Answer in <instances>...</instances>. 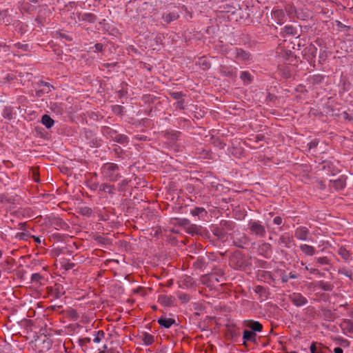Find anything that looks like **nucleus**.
I'll use <instances>...</instances> for the list:
<instances>
[{
	"mask_svg": "<svg viewBox=\"0 0 353 353\" xmlns=\"http://www.w3.org/2000/svg\"><path fill=\"white\" fill-rule=\"evenodd\" d=\"M324 79L325 76L320 74L313 75L312 78L313 83L316 84H320L323 83Z\"/></svg>",
	"mask_w": 353,
	"mask_h": 353,
	"instance_id": "obj_37",
	"label": "nucleus"
},
{
	"mask_svg": "<svg viewBox=\"0 0 353 353\" xmlns=\"http://www.w3.org/2000/svg\"><path fill=\"white\" fill-rule=\"evenodd\" d=\"M346 180L347 176L342 175L336 180H330L329 183V187L334 188L336 191L341 190L346 186Z\"/></svg>",
	"mask_w": 353,
	"mask_h": 353,
	"instance_id": "obj_8",
	"label": "nucleus"
},
{
	"mask_svg": "<svg viewBox=\"0 0 353 353\" xmlns=\"http://www.w3.org/2000/svg\"><path fill=\"white\" fill-rule=\"evenodd\" d=\"M280 34L283 37L296 36L298 34V30L292 25H286L281 28Z\"/></svg>",
	"mask_w": 353,
	"mask_h": 353,
	"instance_id": "obj_13",
	"label": "nucleus"
},
{
	"mask_svg": "<svg viewBox=\"0 0 353 353\" xmlns=\"http://www.w3.org/2000/svg\"><path fill=\"white\" fill-rule=\"evenodd\" d=\"M2 116L4 119L11 120L13 118V108L10 106H5L2 112Z\"/></svg>",
	"mask_w": 353,
	"mask_h": 353,
	"instance_id": "obj_28",
	"label": "nucleus"
},
{
	"mask_svg": "<svg viewBox=\"0 0 353 353\" xmlns=\"http://www.w3.org/2000/svg\"><path fill=\"white\" fill-rule=\"evenodd\" d=\"M265 291V289L260 285L256 286V292L257 293H263Z\"/></svg>",
	"mask_w": 353,
	"mask_h": 353,
	"instance_id": "obj_63",
	"label": "nucleus"
},
{
	"mask_svg": "<svg viewBox=\"0 0 353 353\" xmlns=\"http://www.w3.org/2000/svg\"><path fill=\"white\" fill-rule=\"evenodd\" d=\"M248 241V237L246 235H243L241 238L234 239L233 244L239 248H243L244 245Z\"/></svg>",
	"mask_w": 353,
	"mask_h": 353,
	"instance_id": "obj_26",
	"label": "nucleus"
},
{
	"mask_svg": "<svg viewBox=\"0 0 353 353\" xmlns=\"http://www.w3.org/2000/svg\"><path fill=\"white\" fill-rule=\"evenodd\" d=\"M81 134L90 147L98 148L101 145V141L97 138L96 134L91 130L84 128Z\"/></svg>",
	"mask_w": 353,
	"mask_h": 353,
	"instance_id": "obj_6",
	"label": "nucleus"
},
{
	"mask_svg": "<svg viewBox=\"0 0 353 353\" xmlns=\"http://www.w3.org/2000/svg\"><path fill=\"white\" fill-rule=\"evenodd\" d=\"M282 222H283V220H282V218L281 216H275L274 219H273V223L275 224V225H280L282 224Z\"/></svg>",
	"mask_w": 353,
	"mask_h": 353,
	"instance_id": "obj_55",
	"label": "nucleus"
},
{
	"mask_svg": "<svg viewBox=\"0 0 353 353\" xmlns=\"http://www.w3.org/2000/svg\"><path fill=\"white\" fill-rule=\"evenodd\" d=\"M43 279V276H41L39 273H34L31 276V283H34L36 285H41V280Z\"/></svg>",
	"mask_w": 353,
	"mask_h": 353,
	"instance_id": "obj_33",
	"label": "nucleus"
},
{
	"mask_svg": "<svg viewBox=\"0 0 353 353\" xmlns=\"http://www.w3.org/2000/svg\"><path fill=\"white\" fill-rule=\"evenodd\" d=\"M311 353H322L321 345H317L316 343H312L310 346Z\"/></svg>",
	"mask_w": 353,
	"mask_h": 353,
	"instance_id": "obj_38",
	"label": "nucleus"
},
{
	"mask_svg": "<svg viewBox=\"0 0 353 353\" xmlns=\"http://www.w3.org/2000/svg\"><path fill=\"white\" fill-rule=\"evenodd\" d=\"M41 122L47 129L51 128L54 124V121L47 114L42 116Z\"/></svg>",
	"mask_w": 353,
	"mask_h": 353,
	"instance_id": "obj_21",
	"label": "nucleus"
},
{
	"mask_svg": "<svg viewBox=\"0 0 353 353\" xmlns=\"http://www.w3.org/2000/svg\"><path fill=\"white\" fill-rule=\"evenodd\" d=\"M60 37L61 38H63L65 40L68 41H72V38L71 36H70L69 34H67L65 33H60Z\"/></svg>",
	"mask_w": 353,
	"mask_h": 353,
	"instance_id": "obj_56",
	"label": "nucleus"
},
{
	"mask_svg": "<svg viewBox=\"0 0 353 353\" xmlns=\"http://www.w3.org/2000/svg\"><path fill=\"white\" fill-rule=\"evenodd\" d=\"M280 277L283 283H287L289 280L288 275L285 273V271H281Z\"/></svg>",
	"mask_w": 353,
	"mask_h": 353,
	"instance_id": "obj_53",
	"label": "nucleus"
},
{
	"mask_svg": "<svg viewBox=\"0 0 353 353\" xmlns=\"http://www.w3.org/2000/svg\"><path fill=\"white\" fill-rule=\"evenodd\" d=\"M179 17V15L177 12H172L168 14H163L161 18L166 23H170L176 20Z\"/></svg>",
	"mask_w": 353,
	"mask_h": 353,
	"instance_id": "obj_19",
	"label": "nucleus"
},
{
	"mask_svg": "<svg viewBox=\"0 0 353 353\" xmlns=\"http://www.w3.org/2000/svg\"><path fill=\"white\" fill-rule=\"evenodd\" d=\"M316 263L321 265H327L329 263V259L326 256L316 259Z\"/></svg>",
	"mask_w": 353,
	"mask_h": 353,
	"instance_id": "obj_49",
	"label": "nucleus"
},
{
	"mask_svg": "<svg viewBox=\"0 0 353 353\" xmlns=\"http://www.w3.org/2000/svg\"><path fill=\"white\" fill-rule=\"evenodd\" d=\"M143 340L145 344L150 345L153 342V337L150 334H145Z\"/></svg>",
	"mask_w": 353,
	"mask_h": 353,
	"instance_id": "obj_51",
	"label": "nucleus"
},
{
	"mask_svg": "<svg viewBox=\"0 0 353 353\" xmlns=\"http://www.w3.org/2000/svg\"><path fill=\"white\" fill-rule=\"evenodd\" d=\"M236 227V223L232 221L222 220L219 225H212L211 231L212 234L219 240L225 238L228 234L232 232Z\"/></svg>",
	"mask_w": 353,
	"mask_h": 353,
	"instance_id": "obj_1",
	"label": "nucleus"
},
{
	"mask_svg": "<svg viewBox=\"0 0 353 353\" xmlns=\"http://www.w3.org/2000/svg\"><path fill=\"white\" fill-rule=\"evenodd\" d=\"M278 243L279 245H284L286 248H290L292 245H295L293 236L290 235L288 233L281 235L279 239Z\"/></svg>",
	"mask_w": 353,
	"mask_h": 353,
	"instance_id": "obj_10",
	"label": "nucleus"
},
{
	"mask_svg": "<svg viewBox=\"0 0 353 353\" xmlns=\"http://www.w3.org/2000/svg\"><path fill=\"white\" fill-rule=\"evenodd\" d=\"M94 48V52H102L104 50V46L103 43H97L93 47H91L90 49Z\"/></svg>",
	"mask_w": 353,
	"mask_h": 353,
	"instance_id": "obj_45",
	"label": "nucleus"
},
{
	"mask_svg": "<svg viewBox=\"0 0 353 353\" xmlns=\"http://www.w3.org/2000/svg\"><path fill=\"white\" fill-rule=\"evenodd\" d=\"M190 214L194 216L200 217L203 214H207V212L204 208L196 207L190 210Z\"/></svg>",
	"mask_w": 353,
	"mask_h": 353,
	"instance_id": "obj_31",
	"label": "nucleus"
},
{
	"mask_svg": "<svg viewBox=\"0 0 353 353\" xmlns=\"http://www.w3.org/2000/svg\"><path fill=\"white\" fill-rule=\"evenodd\" d=\"M327 109L329 110V112H330L332 116H339V110H336L334 107L328 106Z\"/></svg>",
	"mask_w": 353,
	"mask_h": 353,
	"instance_id": "obj_54",
	"label": "nucleus"
},
{
	"mask_svg": "<svg viewBox=\"0 0 353 353\" xmlns=\"http://www.w3.org/2000/svg\"><path fill=\"white\" fill-rule=\"evenodd\" d=\"M307 51L311 54L312 57L314 58L316 55L317 48L314 46L310 45Z\"/></svg>",
	"mask_w": 353,
	"mask_h": 353,
	"instance_id": "obj_48",
	"label": "nucleus"
},
{
	"mask_svg": "<svg viewBox=\"0 0 353 353\" xmlns=\"http://www.w3.org/2000/svg\"><path fill=\"white\" fill-rule=\"evenodd\" d=\"M184 100L183 99H181V100L179 101H177V102H176L174 105L175 106L176 108H179L180 110H184L185 109V106H184Z\"/></svg>",
	"mask_w": 353,
	"mask_h": 353,
	"instance_id": "obj_50",
	"label": "nucleus"
},
{
	"mask_svg": "<svg viewBox=\"0 0 353 353\" xmlns=\"http://www.w3.org/2000/svg\"><path fill=\"white\" fill-rule=\"evenodd\" d=\"M52 236L55 239H57L59 241L62 240V235L59 233H55L52 234Z\"/></svg>",
	"mask_w": 353,
	"mask_h": 353,
	"instance_id": "obj_64",
	"label": "nucleus"
},
{
	"mask_svg": "<svg viewBox=\"0 0 353 353\" xmlns=\"http://www.w3.org/2000/svg\"><path fill=\"white\" fill-rule=\"evenodd\" d=\"M305 269L307 270H309L310 272V273H312V274H320V272L319 271V270H317L316 268L309 269L307 266H305Z\"/></svg>",
	"mask_w": 353,
	"mask_h": 353,
	"instance_id": "obj_62",
	"label": "nucleus"
},
{
	"mask_svg": "<svg viewBox=\"0 0 353 353\" xmlns=\"http://www.w3.org/2000/svg\"><path fill=\"white\" fill-rule=\"evenodd\" d=\"M169 95L174 99L179 101L183 97H185V94L182 92H170Z\"/></svg>",
	"mask_w": 353,
	"mask_h": 353,
	"instance_id": "obj_36",
	"label": "nucleus"
},
{
	"mask_svg": "<svg viewBox=\"0 0 353 353\" xmlns=\"http://www.w3.org/2000/svg\"><path fill=\"white\" fill-rule=\"evenodd\" d=\"M259 250L263 252H268L271 251L272 245L268 243H263L260 245Z\"/></svg>",
	"mask_w": 353,
	"mask_h": 353,
	"instance_id": "obj_42",
	"label": "nucleus"
},
{
	"mask_svg": "<svg viewBox=\"0 0 353 353\" xmlns=\"http://www.w3.org/2000/svg\"><path fill=\"white\" fill-rule=\"evenodd\" d=\"M199 65L202 66L203 70L209 69L211 66L210 63L203 58L199 60Z\"/></svg>",
	"mask_w": 353,
	"mask_h": 353,
	"instance_id": "obj_43",
	"label": "nucleus"
},
{
	"mask_svg": "<svg viewBox=\"0 0 353 353\" xmlns=\"http://www.w3.org/2000/svg\"><path fill=\"white\" fill-rule=\"evenodd\" d=\"M230 261L236 269H245L250 265L249 261L240 252H236L230 259Z\"/></svg>",
	"mask_w": 353,
	"mask_h": 353,
	"instance_id": "obj_5",
	"label": "nucleus"
},
{
	"mask_svg": "<svg viewBox=\"0 0 353 353\" xmlns=\"http://www.w3.org/2000/svg\"><path fill=\"white\" fill-rule=\"evenodd\" d=\"M338 254L345 261H347L350 256V252L343 247L339 249Z\"/></svg>",
	"mask_w": 353,
	"mask_h": 353,
	"instance_id": "obj_34",
	"label": "nucleus"
},
{
	"mask_svg": "<svg viewBox=\"0 0 353 353\" xmlns=\"http://www.w3.org/2000/svg\"><path fill=\"white\" fill-rule=\"evenodd\" d=\"M318 142L316 140L312 141L308 143L309 149L314 148L317 146Z\"/></svg>",
	"mask_w": 353,
	"mask_h": 353,
	"instance_id": "obj_60",
	"label": "nucleus"
},
{
	"mask_svg": "<svg viewBox=\"0 0 353 353\" xmlns=\"http://www.w3.org/2000/svg\"><path fill=\"white\" fill-rule=\"evenodd\" d=\"M316 286L325 292H331L334 288L332 285L323 281H318Z\"/></svg>",
	"mask_w": 353,
	"mask_h": 353,
	"instance_id": "obj_29",
	"label": "nucleus"
},
{
	"mask_svg": "<svg viewBox=\"0 0 353 353\" xmlns=\"http://www.w3.org/2000/svg\"><path fill=\"white\" fill-rule=\"evenodd\" d=\"M248 230L250 234L259 238H264L266 235V230L259 221L250 220L248 224Z\"/></svg>",
	"mask_w": 353,
	"mask_h": 353,
	"instance_id": "obj_4",
	"label": "nucleus"
},
{
	"mask_svg": "<svg viewBox=\"0 0 353 353\" xmlns=\"http://www.w3.org/2000/svg\"><path fill=\"white\" fill-rule=\"evenodd\" d=\"M119 170V165L113 163H106L102 167V172L105 177L112 182L117 181L121 177L118 172Z\"/></svg>",
	"mask_w": 353,
	"mask_h": 353,
	"instance_id": "obj_2",
	"label": "nucleus"
},
{
	"mask_svg": "<svg viewBox=\"0 0 353 353\" xmlns=\"http://www.w3.org/2000/svg\"><path fill=\"white\" fill-rule=\"evenodd\" d=\"M256 337V334L252 331L245 330L243 332V339L244 340V342L245 341H250L255 342Z\"/></svg>",
	"mask_w": 353,
	"mask_h": 353,
	"instance_id": "obj_30",
	"label": "nucleus"
},
{
	"mask_svg": "<svg viewBox=\"0 0 353 353\" xmlns=\"http://www.w3.org/2000/svg\"><path fill=\"white\" fill-rule=\"evenodd\" d=\"M338 273L340 274H343L347 277H349L350 279H352V270L347 269V268H341L339 269L338 271Z\"/></svg>",
	"mask_w": 353,
	"mask_h": 353,
	"instance_id": "obj_39",
	"label": "nucleus"
},
{
	"mask_svg": "<svg viewBox=\"0 0 353 353\" xmlns=\"http://www.w3.org/2000/svg\"><path fill=\"white\" fill-rule=\"evenodd\" d=\"M178 297L182 303H187L190 301V296L185 293H179Z\"/></svg>",
	"mask_w": 353,
	"mask_h": 353,
	"instance_id": "obj_46",
	"label": "nucleus"
},
{
	"mask_svg": "<svg viewBox=\"0 0 353 353\" xmlns=\"http://www.w3.org/2000/svg\"><path fill=\"white\" fill-rule=\"evenodd\" d=\"M239 77L243 81L245 85H248L253 81V77L248 71L241 72Z\"/></svg>",
	"mask_w": 353,
	"mask_h": 353,
	"instance_id": "obj_27",
	"label": "nucleus"
},
{
	"mask_svg": "<svg viewBox=\"0 0 353 353\" xmlns=\"http://www.w3.org/2000/svg\"><path fill=\"white\" fill-rule=\"evenodd\" d=\"M31 235L28 232H22L17 233L15 237L19 240L27 241Z\"/></svg>",
	"mask_w": 353,
	"mask_h": 353,
	"instance_id": "obj_35",
	"label": "nucleus"
},
{
	"mask_svg": "<svg viewBox=\"0 0 353 353\" xmlns=\"http://www.w3.org/2000/svg\"><path fill=\"white\" fill-rule=\"evenodd\" d=\"M234 57L236 59L241 61H245L250 59L251 54L242 48H235L233 52Z\"/></svg>",
	"mask_w": 353,
	"mask_h": 353,
	"instance_id": "obj_9",
	"label": "nucleus"
},
{
	"mask_svg": "<svg viewBox=\"0 0 353 353\" xmlns=\"http://www.w3.org/2000/svg\"><path fill=\"white\" fill-rule=\"evenodd\" d=\"M52 110L57 114H61L63 113V108L57 103H53L51 107Z\"/></svg>",
	"mask_w": 353,
	"mask_h": 353,
	"instance_id": "obj_44",
	"label": "nucleus"
},
{
	"mask_svg": "<svg viewBox=\"0 0 353 353\" xmlns=\"http://www.w3.org/2000/svg\"><path fill=\"white\" fill-rule=\"evenodd\" d=\"M236 68L232 66L221 65L220 72L224 77L234 78L236 76Z\"/></svg>",
	"mask_w": 353,
	"mask_h": 353,
	"instance_id": "obj_11",
	"label": "nucleus"
},
{
	"mask_svg": "<svg viewBox=\"0 0 353 353\" xmlns=\"http://www.w3.org/2000/svg\"><path fill=\"white\" fill-rule=\"evenodd\" d=\"M35 21L38 23L39 26H42L46 21V18L42 16H37L35 18Z\"/></svg>",
	"mask_w": 353,
	"mask_h": 353,
	"instance_id": "obj_52",
	"label": "nucleus"
},
{
	"mask_svg": "<svg viewBox=\"0 0 353 353\" xmlns=\"http://www.w3.org/2000/svg\"><path fill=\"white\" fill-rule=\"evenodd\" d=\"M195 281L193 278L189 276H185L179 282L180 288H191L194 286Z\"/></svg>",
	"mask_w": 353,
	"mask_h": 353,
	"instance_id": "obj_17",
	"label": "nucleus"
},
{
	"mask_svg": "<svg viewBox=\"0 0 353 353\" xmlns=\"http://www.w3.org/2000/svg\"><path fill=\"white\" fill-rule=\"evenodd\" d=\"M292 302L296 307L302 306L307 303V299L300 294H294L292 297Z\"/></svg>",
	"mask_w": 353,
	"mask_h": 353,
	"instance_id": "obj_18",
	"label": "nucleus"
},
{
	"mask_svg": "<svg viewBox=\"0 0 353 353\" xmlns=\"http://www.w3.org/2000/svg\"><path fill=\"white\" fill-rule=\"evenodd\" d=\"M224 275V272L221 268H214L212 270V272L211 274V278H214V276H217L219 277H222Z\"/></svg>",
	"mask_w": 353,
	"mask_h": 353,
	"instance_id": "obj_40",
	"label": "nucleus"
},
{
	"mask_svg": "<svg viewBox=\"0 0 353 353\" xmlns=\"http://www.w3.org/2000/svg\"><path fill=\"white\" fill-rule=\"evenodd\" d=\"M92 210L88 206H83L79 208V213L85 216L90 217L92 215Z\"/></svg>",
	"mask_w": 353,
	"mask_h": 353,
	"instance_id": "obj_32",
	"label": "nucleus"
},
{
	"mask_svg": "<svg viewBox=\"0 0 353 353\" xmlns=\"http://www.w3.org/2000/svg\"><path fill=\"white\" fill-rule=\"evenodd\" d=\"M309 233V230L306 227L301 226L295 230L294 236L299 240L305 241Z\"/></svg>",
	"mask_w": 353,
	"mask_h": 353,
	"instance_id": "obj_12",
	"label": "nucleus"
},
{
	"mask_svg": "<svg viewBox=\"0 0 353 353\" xmlns=\"http://www.w3.org/2000/svg\"><path fill=\"white\" fill-rule=\"evenodd\" d=\"M117 63H103V66L106 68H114V66H116Z\"/></svg>",
	"mask_w": 353,
	"mask_h": 353,
	"instance_id": "obj_61",
	"label": "nucleus"
},
{
	"mask_svg": "<svg viewBox=\"0 0 353 353\" xmlns=\"http://www.w3.org/2000/svg\"><path fill=\"white\" fill-rule=\"evenodd\" d=\"M247 326L254 332H261L263 325L259 321L249 320L247 321Z\"/></svg>",
	"mask_w": 353,
	"mask_h": 353,
	"instance_id": "obj_25",
	"label": "nucleus"
},
{
	"mask_svg": "<svg viewBox=\"0 0 353 353\" xmlns=\"http://www.w3.org/2000/svg\"><path fill=\"white\" fill-rule=\"evenodd\" d=\"M179 223L181 225H188L190 224V221L187 219H179Z\"/></svg>",
	"mask_w": 353,
	"mask_h": 353,
	"instance_id": "obj_59",
	"label": "nucleus"
},
{
	"mask_svg": "<svg viewBox=\"0 0 353 353\" xmlns=\"http://www.w3.org/2000/svg\"><path fill=\"white\" fill-rule=\"evenodd\" d=\"M158 301L164 307H171L173 303L172 297L167 295H160Z\"/></svg>",
	"mask_w": 353,
	"mask_h": 353,
	"instance_id": "obj_20",
	"label": "nucleus"
},
{
	"mask_svg": "<svg viewBox=\"0 0 353 353\" xmlns=\"http://www.w3.org/2000/svg\"><path fill=\"white\" fill-rule=\"evenodd\" d=\"M113 151L114 152L115 154L117 157H119L120 154L123 152L122 148L119 146H117V148H114Z\"/></svg>",
	"mask_w": 353,
	"mask_h": 353,
	"instance_id": "obj_57",
	"label": "nucleus"
},
{
	"mask_svg": "<svg viewBox=\"0 0 353 353\" xmlns=\"http://www.w3.org/2000/svg\"><path fill=\"white\" fill-rule=\"evenodd\" d=\"M78 19L79 21H86L90 23H94L97 20V16L90 12L79 13Z\"/></svg>",
	"mask_w": 353,
	"mask_h": 353,
	"instance_id": "obj_14",
	"label": "nucleus"
},
{
	"mask_svg": "<svg viewBox=\"0 0 353 353\" xmlns=\"http://www.w3.org/2000/svg\"><path fill=\"white\" fill-rule=\"evenodd\" d=\"M102 133L107 138L111 139L119 143L125 144L128 143V137L126 135L119 134L117 130L108 126L103 127Z\"/></svg>",
	"mask_w": 353,
	"mask_h": 353,
	"instance_id": "obj_3",
	"label": "nucleus"
},
{
	"mask_svg": "<svg viewBox=\"0 0 353 353\" xmlns=\"http://www.w3.org/2000/svg\"><path fill=\"white\" fill-rule=\"evenodd\" d=\"M322 169L330 172L332 176H334L338 172V169L335 168L334 163L330 161H323L321 163Z\"/></svg>",
	"mask_w": 353,
	"mask_h": 353,
	"instance_id": "obj_15",
	"label": "nucleus"
},
{
	"mask_svg": "<svg viewBox=\"0 0 353 353\" xmlns=\"http://www.w3.org/2000/svg\"><path fill=\"white\" fill-rule=\"evenodd\" d=\"M14 46L23 52L29 51V46L27 43H16Z\"/></svg>",
	"mask_w": 353,
	"mask_h": 353,
	"instance_id": "obj_41",
	"label": "nucleus"
},
{
	"mask_svg": "<svg viewBox=\"0 0 353 353\" xmlns=\"http://www.w3.org/2000/svg\"><path fill=\"white\" fill-rule=\"evenodd\" d=\"M103 337H104V332H103V331H99V332L97 333V334H96V336H95L94 339H93V341H94V343H99V342L101 341V339H102Z\"/></svg>",
	"mask_w": 353,
	"mask_h": 353,
	"instance_id": "obj_47",
	"label": "nucleus"
},
{
	"mask_svg": "<svg viewBox=\"0 0 353 353\" xmlns=\"http://www.w3.org/2000/svg\"><path fill=\"white\" fill-rule=\"evenodd\" d=\"M208 263L205 257L199 256L196 258V261L193 262L192 265L194 268L203 271V269L207 266Z\"/></svg>",
	"mask_w": 353,
	"mask_h": 353,
	"instance_id": "obj_16",
	"label": "nucleus"
},
{
	"mask_svg": "<svg viewBox=\"0 0 353 353\" xmlns=\"http://www.w3.org/2000/svg\"><path fill=\"white\" fill-rule=\"evenodd\" d=\"M99 191L107 192L109 194H115V187L110 184L101 183L99 185Z\"/></svg>",
	"mask_w": 353,
	"mask_h": 353,
	"instance_id": "obj_23",
	"label": "nucleus"
},
{
	"mask_svg": "<svg viewBox=\"0 0 353 353\" xmlns=\"http://www.w3.org/2000/svg\"><path fill=\"white\" fill-rule=\"evenodd\" d=\"M158 323L165 328L170 327L175 323V319L172 318L161 317L158 319Z\"/></svg>",
	"mask_w": 353,
	"mask_h": 353,
	"instance_id": "obj_22",
	"label": "nucleus"
},
{
	"mask_svg": "<svg viewBox=\"0 0 353 353\" xmlns=\"http://www.w3.org/2000/svg\"><path fill=\"white\" fill-rule=\"evenodd\" d=\"M299 248L305 255L313 256L315 254V248L311 245L302 244Z\"/></svg>",
	"mask_w": 353,
	"mask_h": 353,
	"instance_id": "obj_24",
	"label": "nucleus"
},
{
	"mask_svg": "<svg viewBox=\"0 0 353 353\" xmlns=\"http://www.w3.org/2000/svg\"><path fill=\"white\" fill-rule=\"evenodd\" d=\"M187 232L189 234H191L192 236L199 235L202 237L208 239L210 237V232L207 230L203 229L200 225H190L188 228Z\"/></svg>",
	"mask_w": 353,
	"mask_h": 353,
	"instance_id": "obj_7",
	"label": "nucleus"
},
{
	"mask_svg": "<svg viewBox=\"0 0 353 353\" xmlns=\"http://www.w3.org/2000/svg\"><path fill=\"white\" fill-rule=\"evenodd\" d=\"M336 26L339 28H345V29H347L349 30L350 28V26H345L344 25L343 23H342L341 21H336Z\"/></svg>",
	"mask_w": 353,
	"mask_h": 353,
	"instance_id": "obj_58",
	"label": "nucleus"
}]
</instances>
